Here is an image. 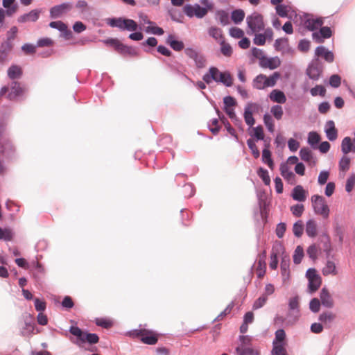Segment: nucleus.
<instances>
[{
  "label": "nucleus",
  "mask_w": 355,
  "mask_h": 355,
  "mask_svg": "<svg viewBox=\"0 0 355 355\" xmlns=\"http://www.w3.org/2000/svg\"><path fill=\"white\" fill-rule=\"evenodd\" d=\"M69 331L71 334L76 336V340L73 342L78 346L83 344L92 345L99 342V336L96 333H91L88 330H84L77 325H71Z\"/></svg>",
  "instance_id": "obj_1"
},
{
  "label": "nucleus",
  "mask_w": 355,
  "mask_h": 355,
  "mask_svg": "<svg viewBox=\"0 0 355 355\" xmlns=\"http://www.w3.org/2000/svg\"><path fill=\"white\" fill-rule=\"evenodd\" d=\"M8 122L5 119L0 118V155H6L10 158L15 152V148L9 139L1 141V138L6 134Z\"/></svg>",
  "instance_id": "obj_2"
},
{
  "label": "nucleus",
  "mask_w": 355,
  "mask_h": 355,
  "mask_svg": "<svg viewBox=\"0 0 355 355\" xmlns=\"http://www.w3.org/2000/svg\"><path fill=\"white\" fill-rule=\"evenodd\" d=\"M107 24L112 28H118L121 31H135L138 28L141 29L135 20L123 17L109 18Z\"/></svg>",
  "instance_id": "obj_3"
},
{
  "label": "nucleus",
  "mask_w": 355,
  "mask_h": 355,
  "mask_svg": "<svg viewBox=\"0 0 355 355\" xmlns=\"http://www.w3.org/2000/svg\"><path fill=\"white\" fill-rule=\"evenodd\" d=\"M104 43L113 47L115 51L123 56L129 55L135 57L139 55L137 50L135 47L123 44L117 38H108L104 40Z\"/></svg>",
  "instance_id": "obj_4"
},
{
  "label": "nucleus",
  "mask_w": 355,
  "mask_h": 355,
  "mask_svg": "<svg viewBox=\"0 0 355 355\" xmlns=\"http://www.w3.org/2000/svg\"><path fill=\"white\" fill-rule=\"evenodd\" d=\"M246 22L248 26L247 34L249 35L263 30L265 27L263 16L258 12H254L248 15L246 18Z\"/></svg>",
  "instance_id": "obj_5"
},
{
  "label": "nucleus",
  "mask_w": 355,
  "mask_h": 355,
  "mask_svg": "<svg viewBox=\"0 0 355 355\" xmlns=\"http://www.w3.org/2000/svg\"><path fill=\"white\" fill-rule=\"evenodd\" d=\"M311 202L314 212L321 215L324 218L329 216V207L326 203L325 198L320 195L315 194L311 197Z\"/></svg>",
  "instance_id": "obj_6"
},
{
  "label": "nucleus",
  "mask_w": 355,
  "mask_h": 355,
  "mask_svg": "<svg viewBox=\"0 0 355 355\" xmlns=\"http://www.w3.org/2000/svg\"><path fill=\"white\" fill-rule=\"evenodd\" d=\"M324 70V65L318 58H313L309 62L306 69V76L312 80H318L322 76Z\"/></svg>",
  "instance_id": "obj_7"
},
{
  "label": "nucleus",
  "mask_w": 355,
  "mask_h": 355,
  "mask_svg": "<svg viewBox=\"0 0 355 355\" xmlns=\"http://www.w3.org/2000/svg\"><path fill=\"white\" fill-rule=\"evenodd\" d=\"M184 53L189 58L195 62L197 68L202 69L205 67L206 58L204 55L199 53L196 49L191 47L184 49Z\"/></svg>",
  "instance_id": "obj_8"
},
{
  "label": "nucleus",
  "mask_w": 355,
  "mask_h": 355,
  "mask_svg": "<svg viewBox=\"0 0 355 355\" xmlns=\"http://www.w3.org/2000/svg\"><path fill=\"white\" fill-rule=\"evenodd\" d=\"M163 62L172 73L179 76L182 78H185L191 81V79L183 72L182 69H184L185 68L182 64L177 60H166L165 59H163Z\"/></svg>",
  "instance_id": "obj_9"
},
{
  "label": "nucleus",
  "mask_w": 355,
  "mask_h": 355,
  "mask_svg": "<svg viewBox=\"0 0 355 355\" xmlns=\"http://www.w3.org/2000/svg\"><path fill=\"white\" fill-rule=\"evenodd\" d=\"M222 75V71H220L216 67L211 66L202 76V80L207 85H210L213 81L218 83V79L221 78Z\"/></svg>",
  "instance_id": "obj_10"
},
{
  "label": "nucleus",
  "mask_w": 355,
  "mask_h": 355,
  "mask_svg": "<svg viewBox=\"0 0 355 355\" xmlns=\"http://www.w3.org/2000/svg\"><path fill=\"white\" fill-rule=\"evenodd\" d=\"M333 35V31L329 26H322L319 31L312 33L313 40L317 43H323L325 39H329Z\"/></svg>",
  "instance_id": "obj_11"
},
{
  "label": "nucleus",
  "mask_w": 355,
  "mask_h": 355,
  "mask_svg": "<svg viewBox=\"0 0 355 355\" xmlns=\"http://www.w3.org/2000/svg\"><path fill=\"white\" fill-rule=\"evenodd\" d=\"M258 109V105L256 103H248L245 107L243 117L245 122L249 127H252L255 123V119L253 116V112Z\"/></svg>",
  "instance_id": "obj_12"
},
{
  "label": "nucleus",
  "mask_w": 355,
  "mask_h": 355,
  "mask_svg": "<svg viewBox=\"0 0 355 355\" xmlns=\"http://www.w3.org/2000/svg\"><path fill=\"white\" fill-rule=\"evenodd\" d=\"M264 191L261 193L257 194L258 202L259 205V215L261 219L262 220V225L261 229H263L265 224L268 222V206L266 201L263 199V196L264 194Z\"/></svg>",
  "instance_id": "obj_13"
},
{
  "label": "nucleus",
  "mask_w": 355,
  "mask_h": 355,
  "mask_svg": "<svg viewBox=\"0 0 355 355\" xmlns=\"http://www.w3.org/2000/svg\"><path fill=\"white\" fill-rule=\"evenodd\" d=\"M281 61L277 56L267 58L266 55H261L260 58L259 65L262 68L273 70L279 67Z\"/></svg>",
  "instance_id": "obj_14"
},
{
  "label": "nucleus",
  "mask_w": 355,
  "mask_h": 355,
  "mask_svg": "<svg viewBox=\"0 0 355 355\" xmlns=\"http://www.w3.org/2000/svg\"><path fill=\"white\" fill-rule=\"evenodd\" d=\"M71 7L72 4L70 2H64L61 4L54 6L50 8V17L52 19L60 17L64 12L69 10Z\"/></svg>",
  "instance_id": "obj_15"
},
{
  "label": "nucleus",
  "mask_w": 355,
  "mask_h": 355,
  "mask_svg": "<svg viewBox=\"0 0 355 355\" xmlns=\"http://www.w3.org/2000/svg\"><path fill=\"white\" fill-rule=\"evenodd\" d=\"M314 58H323L327 62L331 63L334 60V54L324 46H318L315 49Z\"/></svg>",
  "instance_id": "obj_16"
},
{
  "label": "nucleus",
  "mask_w": 355,
  "mask_h": 355,
  "mask_svg": "<svg viewBox=\"0 0 355 355\" xmlns=\"http://www.w3.org/2000/svg\"><path fill=\"white\" fill-rule=\"evenodd\" d=\"M347 227L345 225L340 224L337 221L333 223V235L338 239V245L341 247L344 243V238L346 233Z\"/></svg>",
  "instance_id": "obj_17"
},
{
  "label": "nucleus",
  "mask_w": 355,
  "mask_h": 355,
  "mask_svg": "<svg viewBox=\"0 0 355 355\" xmlns=\"http://www.w3.org/2000/svg\"><path fill=\"white\" fill-rule=\"evenodd\" d=\"M290 257L289 256L284 255L282 256L280 268H281V275L282 276L283 283L285 284L290 279Z\"/></svg>",
  "instance_id": "obj_18"
},
{
  "label": "nucleus",
  "mask_w": 355,
  "mask_h": 355,
  "mask_svg": "<svg viewBox=\"0 0 355 355\" xmlns=\"http://www.w3.org/2000/svg\"><path fill=\"white\" fill-rule=\"evenodd\" d=\"M159 338V335L155 331L149 329H144V331L141 338V341L146 345H155Z\"/></svg>",
  "instance_id": "obj_19"
},
{
  "label": "nucleus",
  "mask_w": 355,
  "mask_h": 355,
  "mask_svg": "<svg viewBox=\"0 0 355 355\" xmlns=\"http://www.w3.org/2000/svg\"><path fill=\"white\" fill-rule=\"evenodd\" d=\"M33 270L32 271L33 277L38 284L42 282L45 275V269L42 263L38 261H33Z\"/></svg>",
  "instance_id": "obj_20"
},
{
  "label": "nucleus",
  "mask_w": 355,
  "mask_h": 355,
  "mask_svg": "<svg viewBox=\"0 0 355 355\" xmlns=\"http://www.w3.org/2000/svg\"><path fill=\"white\" fill-rule=\"evenodd\" d=\"M324 24V19L322 17L313 18H307L304 21L306 28L313 33L317 29L322 27Z\"/></svg>",
  "instance_id": "obj_21"
},
{
  "label": "nucleus",
  "mask_w": 355,
  "mask_h": 355,
  "mask_svg": "<svg viewBox=\"0 0 355 355\" xmlns=\"http://www.w3.org/2000/svg\"><path fill=\"white\" fill-rule=\"evenodd\" d=\"M324 132L327 138L331 141H335L338 137V130L335 126V123L332 120H329L326 122L324 127Z\"/></svg>",
  "instance_id": "obj_22"
},
{
  "label": "nucleus",
  "mask_w": 355,
  "mask_h": 355,
  "mask_svg": "<svg viewBox=\"0 0 355 355\" xmlns=\"http://www.w3.org/2000/svg\"><path fill=\"white\" fill-rule=\"evenodd\" d=\"M320 242L322 243V250L325 254V257L327 259H329L333 251L330 237L327 232H323L320 235Z\"/></svg>",
  "instance_id": "obj_23"
},
{
  "label": "nucleus",
  "mask_w": 355,
  "mask_h": 355,
  "mask_svg": "<svg viewBox=\"0 0 355 355\" xmlns=\"http://www.w3.org/2000/svg\"><path fill=\"white\" fill-rule=\"evenodd\" d=\"M166 43L174 51H180L184 49V44L179 40L175 35L169 34L166 40Z\"/></svg>",
  "instance_id": "obj_24"
},
{
  "label": "nucleus",
  "mask_w": 355,
  "mask_h": 355,
  "mask_svg": "<svg viewBox=\"0 0 355 355\" xmlns=\"http://www.w3.org/2000/svg\"><path fill=\"white\" fill-rule=\"evenodd\" d=\"M320 301L321 304L326 308H332L334 306V301L330 295L328 289L323 287L320 293Z\"/></svg>",
  "instance_id": "obj_25"
},
{
  "label": "nucleus",
  "mask_w": 355,
  "mask_h": 355,
  "mask_svg": "<svg viewBox=\"0 0 355 355\" xmlns=\"http://www.w3.org/2000/svg\"><path fill=\"white\" fill-rule=\"evenodd\" d=\"M291 196L294 200L304 202L306 199V191L302 185H297L293 189Z\"/></svg>",
  "instance_id": "obj_26"
},
{
  "label": "nucleus",
  "mask_w": 355,
  "mask_h": 355,
  "mask_svg": "<svg viewBox=\"0 0 355 355\" xmlns=\"http://www.w3.org/2000/svg\"><path fill=\"white\" fill-rule=\"evenodd\" d=\"M281 74L278 71L274 72L272 74H271L269 77H267L266 76V78L263 79V86L261 87H257V89H263L266 87H274L277 80L280 78Z\"/></svg>",
  "instance_id": "obj_27"
},
{
  "label": "nucleus",
  "mask_w": 355,
  "mask_h": 355,
  "mask_svg": "<svg viewBox=\"0 0 355 355\" xmlns=\"http://www.w3.org/2000/svg\"><path fill=\"white\" fill-rule=\"evenodd\" d=\"M270 99L275 103L279 104L285 103L286 101V96L284 92L280 89H275L269 94Z\"/></svg>",
  "instance_id": "obj_28"
},
{
  "label": "nucleus",
  "mask_w": 355,
  "mask_h": 355,
  "mask_svg": "<svg viewBox=\"0 0 355 355\" xmlns=\"http://www.w3.org/2000/svg\"><path fill=\"white\" fill-rule=\"evenodd\" d=\"M301 159L304 162H309V165H315V161L312 160L313 155L312 151L308 147H303L299 152Z\"/></svg>",
  "instance_id": "obj_29"
},
{
  "label": "nucleus",
  "mask_w": 355,
  "mask_h": 355,
  "mask_svg": "<svg viewBox=\"0 0 355 355\" xmlns=\"http://www.w3.org/2000/svg\"><path fill=\"white\" fill-rule=\"evenodd\" d=\"M279 170L282 176L291 183V181L295 180V175L293 171L289 170V168L286 163L282 162L280 164Z\"/></svg>",
  "instance_id": "obj_30"
},
{
  "label": "nucleus",
  "mask_w": 355,
  "mask_h": 355,
  "mask_svg": "<svg viewBox=\"0 0 355 355\" xmlns=\"http://www.w3.org/2000/svg\"><path fill=\"white\" fill-rule=\"evenodd\" d=\"M320 140L321 137L317 132L311 131L309 133L307 142L313 149H318Z\"/></svg>",
  "instance_id": "obj_31"
},
{
  "label": "nucleus",
  "mask_w": 355,
  "mask_h": 355,
  "mask_svg": "<svg viewBox=\"0 0 355 355\" xmlns=\"http://www.w3.org/2000/svg\"><path fill=\"white\" fill-rule=\"evenodd\" d=\"M341 151L344 155L354 153L352 139L349 137L343 138L341 142Z\"/></svg>",
  "instance_id": "obj_32"
},
{
  "label": "nucleus",
  "mask_w": 355,
  "mask_h": 355,
  "mask_svg": "<svg viewBox=\"0 0 355 355\" xmlns=\"http://www.w3.org/2000/svg\"><path fill=\"white\" fill-rule=\"evenodd\" d=\"M306 233L310 238H313L317 235V224L313 219H309L306 223Z\"/></svg>",
  "instance_id": "obj_33"
},
{
  "label": "nucleus",
  "mask_w": 355,
  "mask_h": 355,
  "mask_svg": "<svg viewBox=\"0 0 355 355\" xmlns=\"http://www.w3.org/2000/svg\"><path fill=\"white\" fill-rule=\"evenodd\" d=\"M16 0H3V6L6 8L5 11L8 16H11L17 11V5Z\"/></svg>",
  "instance_id": "obj_34"
},
{
  "label": "nucleus",
  "mask_w": 355,
  "mask_h": 355,
  "mask_svg": "<svg viewBox=\"0 0 355 355\" xmlns=\"http://www.w3.org/2000/svg\"><path fill=\"white\" fill-rule=\"evenodd\" d=\"M245 18V12L241 8L234 9L231 12V19L235 24H240Z\"/></svg>",
  "instance_id": "obj_35"
},
{
  "label": "nucleus",
  "mask_w": 355,
  "mask_h": 355,
  "mask_svg": "<svg viewBox=\"0 0 355 355\" xmlns=\"http://www.w3.org/2000/svg\"><path fill=\"white\" fill-rule=\"evenodd\" d=\"M220 121L224 125L227 132L234 137L236 142L239 143V136L236 134L235 129L231 125L225 116H223Z\"/></svg>",
  "instance_id": "obj_36"
},
{
  "label": "nucleus",
  "mask_w": 355,
  "mask_h": 355,
  "mask_svg": "<svg viewBox=\"0 0 355 355\" xmlns=\"http://www.w3.org/2000/svg\"><path fill=\"white\" fill-rule=\"evenodd\" d=\"M261 160L263 164L268 165V166L270 169H273L274 168V162L272 158V153L270 149H263L262 150V158Z\"/></svg>",
  "instance_id": "obj_37"
},
{
  "label": "nucleus",
  "mask_w": 355,
  "mask_h": 355,
  "mask_svg": "<svg viewBox=\"0 0 355 355\" xmlns=\"http://www.w3.org/2000/svg\"><path fill=\"white\" fill-rule=\"evenodd\" d=\"M322 284V278L318 277L308 280V290L310 293L316 292Z\"/></svg>",
  "instance_id": "obj_38"
},
{
  "label": "nucleus",
  "mask_w": 355,
  "mask_h": 355,
  "mask_svg": "<svg viewBox=\"0 0 355 355\" xmlns=\"http://www.w3.org/2000/svg\"><path fill=\"white\" fill-rule=\"evenodd\" d=\"M22 73L21 67L16 64L11 65L8 69V76L12 80L19 78Z\"/></svg>",
  "instance_id": "obj_39"
},
{
  "label": "nucleus",
  "mask_w": 355,
  "mask_h": 355,
  "mask_svg": "<svg viewBox=\"0 0 355 355\" xmlns=\"http://www.w3.org/2000/svg\"><path fill=\"white\" fill-rule=\"evenodd\" d=\"M223 110L226 113L228 110H234V107L236 105V99L231 96H226L223 98Z\"/></svg>",
  "instance_id": "obj_40"
},
{
  "label": "nucleus",
  "mask_w": 355,
  "mask_h": 355,
  "mask_svg": "<svg viewBox=\"0 0 355 355\" xmlns=\"http://www.w3.org/2000/svg\"><path fill=\"white\" fill-rule=\"evenodd\" d=\"M253 132H250V135L253 137V140L258 141L261 140H263L265 134L263 132V128L261 125H258L257 126L252 128Z\"/></svg>",
  "instance_id": "obj_41"
},
{
  "label": "nucleus",
  "mask_w": 355,
  "mask_h": 355,
  "mask_svg": "<svg viewBox=\"0 0 355 355\" xmlns=\"http://www.w3.org/2000/svg\"><path fill=\"white\" fill-rule=\"evenodd\" d=\"M223 75L218 79V83H221L227 87H232L233 85V78L229 71H222Z\"/></svg>",
  "instance_id": "obj_42"
},
{
  "label": "nucleus",
  "mask_w": 355,
  "mask_h": 355,
  "mask_svg": "<svg viewBox=\"0 0 355 355\" xmlns=\"http://www.w3.org/2000/svg\"><path fill=\"white\" fill-rule=\"evenodd\" d=\"M219 120V119L214 118L208 122V129L214 135H218L221 129Z\"/></svg>",
  "instance_id": "obj_43"
},
{
  "label": "nucleus",
  "mask_w": 355,
  "mask_h": 355,
  "mask_svg": "<svg viewBox=\"0 0 355 355\" xmlns=\"http://www.w3.org/2000/svg\"><path fill=\"white\" fill-rule=\"evenodd\" d=\"M35 324L32 321L31 315H29V319L26 320L24 327L22 329L21 334L23 336L31 334L35 329Z\"/></svg>",
  "instance_id": "obj_44"
},
{
  "label": "nucleus",
  "mask_w": 355,
  "mask_h": 355,
  "mask_svg": "<svg viewBox=\"0 0 355 355\" xmlns=\"http://www.w3.org/2000/svg\"><path fill=\"white\" fill-rule=\"evenodd\" d=\"M336 319V315L329 311H325L320 314L318 320L327 326V323H331Z\"/></svg>",
  "instance_id": "obj_45"
},
{
  "label": "nucleus",
  "mask_w": 355,
  "mask_h": 355,
  "mask_svg": "<svg viewBox=\"0 0 355 355\" xmlns=\"http://www.w3.org/2000/svg\"><path fill=\"white\" fill-rule=\"evenodd\" d=\"M322 275L324 276H327L329 275H336V268L334 261L331 260H327L325 266L322 268Z\"/></svg>",
  "instance_id": "obj_46"
},
{
  "label": "nucleus",
  "mask_w": 355,
  "mask_h": 355,
  "mask_svg": "<svg viewBox=\"0 0 355 355\" xmlns=\"http://www.w3.org/2000/svg\"><path fill=\"white\" fill-rule=\"evenodd\" d=\"M145 31L148 33L159 36L162 35L164 33V29L158 26L154 21H151V24H149V26L146 28Z\"/></svg>",
  "instance_id": "obj_47"
},
{
  "label": "nucleus",
  "mask_w": 355,
  "mask_h": 355,
  "mask_svg": "<svg viewBox=\"0 0 355 355\" xmlns=\"http://www.w3.org/2000/svg\"><path fill=\"white\" fill-rule=\"evenodd\" d=\"M257 175L262 180L265 185L268 186L270 184V178L267 169L260 166L257 171Z\"/></svg>",
  "instance_id": "obj_48"
},
{
  "label": "nucleus",
  "mask_w": 355,
  "mask_h": 355,
  "mask_svg": "<svg viewBox=\"0 0 355 355\" xmlns=\"http://www.w3.org/2000/svg\"><path fill=\"white\" fill-rule=\"evenodd\" d=\"M182 193L184 198H190L196 193V188L192 183H185L183 185Z\"/></svg>",
  "instance_id": "obj_49"
},
{
  "label": "nucleus",
  "mask_w": 355,
  "mask_h": 355,
  "mask_svg": "<svg viewBox=\"0 0 355 355\" xmlns=\"http://www.w3.org/2000/svg\"><path fill=\"white\" fill-rule=\"evenodd\" d=\"M284 343H272V355H288Z\"/></svg>",
  "instance_id": "obj_50"
},
{
  "label": "nucleus",
  "mask_w": 355,
  "mask_h": 355,
  "mask_svg": "<svg viewBox=\"0 0 355 355\" xmlns=\"http://www.w3.org/2000/svg\"><path fill=\"white\" fill-rule=\"evenodd\" d=\"M263 119L268 132L273 133L275 131V124L272 116L268 113H266L263 114Z\"/></svg>",
  "instance_id": "obj_51"
},
{
  "label": "nucleus",
  "mask_w": 355,
  "mask_h": 355,
  "mask_svg": "<svg viewBox=\"0 0 355 355\" xmlns=\"http://www.w3.org/2000/svg\"><path fill=\"white\" fill-rule=\"evenodd\" d=\"M304 254V249L302 246L297 245L294 251V254L293 256L294 263L300 264L302 262Z\"/></svg>",
  "instance_id": "obj_52"
},
{
  "label": "nucleus",
  "mask_w": 355,
  "mask_h": 355,
  "mask_svg": "<svg viewBox=\"0 0 355 355\" xmlns=\"http://www.w3.org/2000/svg\"><path fill=\"white\" fill-rule=\"evenodd\" d=\"M14 234L9 228H2L0 227V240L10 241L12 240Z\"/></svg>",
  "instance_id": "obj_53"
},
{
  "label": "nucleus",
  "mask_w": 355,
  "mask_h": 355,
  "mask_svg": "<svg viewBox=\"0 0 355 355\" xmlns=\"http://www.w3.org/2000/svg\"><path fill=\"white\" fill-rule=\"evenodd\" d=\"M255 142L256 141H254L252 139L250 138L247 140V145L249 149L251 150V153L254 158L257 159L260 157V151L258 149Z\"/></svg>",
  "instance_id": "obj_54"
},
{
  "label": "nucleus",
  "mask_w": 355,
  "mask_h": 355,
  "mask_svg": "<svg viewBox=\"0 0 355 355\" xmlns=\"http://www.w3.org/2000/svg\"><path fill=\"white\" fill-rule=\"evenodd\" d=\"M95 324L104 329H110L113 326V322L105 318H96L95 319Z\"/></svg>",
  "instance_id": "obj_55"
},
{
  "label": "nucleus",
  "mask_w": 355,
  "mask_h": 355,
  "mask_svg": "<svg viewBox=\"0 0 355 355\" xmlns=\"http://www.w3.org/2000/svg\"><path fill=\"white\" fill-rule=\"evenodd\" d=\"M275 339L273 340L272 343H284L286 345V335L285 331L283 329H277L275 333Z\"/></svg>",
  "instance_id": "obj_56"
},
{
  "label": "nucleus",
  "mask_w": 355,
  "mask_h": 355,
  "mask_svg": "<svg viewBox=\"0 0 355 355\" xmlns=\"http://www.w3.org/2000/svg\"><path fill=\"white\" fill-rule=\"evenodd\" d=\"M351 159L346 155H343L338 163L339 170L345 172L349 169Z\"/></svg>",
  "instance_id": "obj_57"
},
{
  "label": "nucleus",
  "mask_w": 355,
  "mask_h": 355,
  "mask_svg": "<svg viewBox=\"0 0 355 355\" xmlns=\"http://www.w3.org/2000/svg\"><path fill=\"white\" fill-rule=\"evenodd\" d=\"M236 352L239 355H259L258 351L250 347H241L237 346Z\"/></svg>",
  "instance_id": "obj_58"
},
{
  "label": "nucleus",
  "mask_w": 355,
  "mask_h": 355,
  "mask_svg": "<svg viewBox=\"0 0 355 355\" xmlns=\"http://www.w3.org/2000/svg\"><path fill=\"white\" fill-rule=\"evenodd\" d=\"M304 231V223L301 220H297L293 226V232L295 236H302Z\"/></svg>",
  "instance_id": "obj_59"
},
{
  "label": "nucleus",
  "mask_w": 355,
  "mask_h": 355,
  "mask_svg": "<svg viewBox=\"0 0 355 355\" xmlns=\"http://www.w3.org/2000/svg\"><path fill=\"white\" fill-rule=\"evenodd\" d=\"M220 44L221 53L226 57L231 56L233 52L231 45L227 43L224 39L220 42Z\"/></svg>",
  "instance_id": "obj_60"
},
{
  "label": "nucleus",
  "mask_w": 355,
  "mask_h": 355,
  "mask_svg": "<svg viewBox=\"0 0 355 355\" xmlns=\"http://www.w3.org/2000/svg\"><path fill=\"white\" fill-rule=\"evenodd\" d=\"M310 93L313 96H324L326 94V88L322 85H317L310 89Z\"/></svg>",
  "instance_id": "obj_61"
},
{
  "label": "nucleus",
  "mask_w": 355,
  "mask_h": 355,
  "mask_svg": "<svg viewBox=\"0 0 355 355\" xmlns=\"http://www.w3.org/2000/svg\"><path fill=\"white\" fill-rule=\"evenodd\" d=\"M284 46H288V39L287 37H281L275 40L274 47L277 51H281Z\"/></svg>",
  "instance_id": "obj_62"
},
{
  "label": "nucleus",
  "mask_w": 355,
  "mask_h": 355,
  "mask_svg": "<svg viewBox=\"0 0 355 355\" xmlns=\"http://www.w3.org/2000/svg\"><path fill=\"white\" fill-rule=\"evenodd\" d=\"M216 15L219 17L220 23L223 26L230 24V17L228 13L224 10H219L216 12Z\"/></svg>",
  "instance_id": "obj_63"
},
{
  "label": "nucleus",
  "mask_w": 355,
  "mask_h": 355,
  "mask_svg": "<svg viewBox=\"0 0 355 355\" xmlns=\"http://www.w3.org/2000/svg\"><path fill=\"white\" fill-rule=\"evenodd\" d=\"M35 309L37 311L42 313L46 309V302L43 299L35 297L34 299Z\"/></svg>",
  "instance_id": "obj_64"
}]
</instances>
